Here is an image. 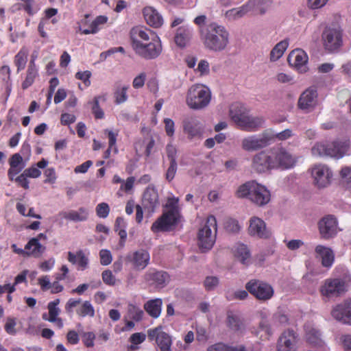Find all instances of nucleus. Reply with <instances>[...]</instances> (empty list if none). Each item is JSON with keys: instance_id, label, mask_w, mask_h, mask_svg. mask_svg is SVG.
I'll return each mask as SVG.
<instances>
[{"instance_id": "nucleus-1", "label": "nucleus", "mask_w": 351, "mask_h": 351, "mask_svg": "<svg viewBox=\"0 0 351 351\" xmlns=\"http://www.w3.org/2000/svg\"><path fill=\"white\" fill-rule=\"evenodd\" d=\"M132 47L136 54L145 60L158 58L162 50L158 36L152 30L135 27L131 31Z\"/></svg>"}, {"instance_id": "nucleus-2", "label": "nucleus", "mask_w": 351, "mask_h": 351, "mask_svg": "<svg viewBox=\"0 0 351 351\" xmlns=\"http://www.w3.org/2000/svg\"><path fill=\"white\" fill-rule=\"evenodd\" d=\"M204 47L211 51L225 50L230 43V34L227 29L216 22H212L199 29Z\"/></svg>"}, {"instance_id": "nucleus-3", "label": "nucleus", "mask_w": 351, "mask_h": 351, "mask_svg": "<svg viewBox=\"0 0 351 351\" xmlns=\"http://www.w3.org/2000/svg\"><path fill=\"white\" fill-rule=\"evenodd\" d=\"M350 148L348 138H337L332 142H317L311 148V153L315 156H328L336 159L348 154Z\"/></svg>"}, {"instance_id": "nucleus-4", "label": "nucleus", "mask_w": 351, "mask_h": 351, "mask_svg": "<svg viewBox=\"0 0 351 351\" xmlns=\"http://www.w3.org/2000/svg\"><path fill=\"white\" fill-rule=\"evenodd\" d=\"M236 195L239 198H247L251 202L258 206H263L270 201L269 191L256 181H249L241 185Z\"/></svg>"}, {"instance_id": "nucleus-5", "label": "nucleus", "mask_w": 351, "mask_h": 351, "mask_svg": "<svg viewBox=\"0 0 351 351\" xmlns=\"http://www.w3.org/2000/svg\"><path fill=\"white\" fill-rule=\"evenodd\" d=\"M230 116L240 128L247 131L256 130L264 123L262 117L250 116L247 108L241 103H234L231 105Z\"/></svg>"}, {"instance_id": "nucleus-6", "label": "nucleus", "mask_w": 351, "mask_h": 351, "mask_svg": "<svg viewBox=\"0 0 351 351\" xmlns=\"http://www.w3.org/2000/svg\"><path fill=\"white\" fill-rule=\"evenodd\" d=\"M210 100L211 91L205 85L201 84H193L187 91L186 102L191 109H204L209 105Z\"/></svg>"}, {"instance_id": "nucleus-7", "label": "nucleus", "mask_w": 351, "mask_h": 351, "mask_svg": "<svg viewBox=\"0 0 351 351\" xmlns=\"http://www.w3.org/2000/svg\"><path fill=\"white\" fill-rule=\"evenodd\" d=\"M274 169L288 170L294 168L298 161V157L291 154L281 144L269 148Z\"/></svg>"}, {"instance_id": "nucleus-8", "label": "nucleus", "mask_w": 351, "mask_h": 351, "mask_svg": "<svg viewBox=\"0 0 351 351\" xmlns=\"http://www.w3.org/2000/svg\"><path fill=\"white\" fill-rule=\"evenodd\" d=\"M217 220L215 216L209 215L205 225L198 232V246L202 252H206L214 245L217 235Z\"/></svg>"}, {"instance_id": "nucleus-9", "label": "nucleus", "mask_w": 351, "mask_h": 351, "mask_svg": "<svg viewBox=\"0 0 351 351\" xmlns=\"http://www.w3.org/2000/svg\"><path fill=\"white\" fill-rule=\"evenodd\" d=\"M350 281V276L327 278L320 286L319 293L322 296L327 298L339 297L347 291L348 286Z\"/></svg>"}, {"instance_id": "nucleus-10", "label": "nucleus", "mask_w": 351, "mask_h": 351, "mask_svg": "<svg viewBox=\"0 0 351 351\" xmlns=\"http://www.w3.org/2000/svg\"><path fill=\"white\" fill-rule=\"evenodd\" d=\"M246 290L257 300L266 302L274 295L273 287L268 282L258 279H252L245 284Z\"/></svg>"}, {"instance_id": "nucleus-11", "label": "nucleus", "mask_w": 351, "mask_h": 351, "mask_svg": "<svg viewBox=\"0 0 351 351\" xmlns=\"http://www.w3.org/2000/svg\"><path fill=\"white\" fill-rule=\"evenodd\" d=\"M342 29L337 25H326L322 33L323 45L327 51H335L343 43Z\"/></svg>"}, {"instance_id": "nucleus-12", "label": "nucleus", "mask_w": 351, "mask_h": 351, "mask_svg": "<svg viewBox=\"0 0 351 351\" xmlns=\"http://www.w3.org/2000/svg\"><path fill=\"white\" fill-rule=\"evenodd\" d=\"M181 213L165 211L162 215L152 225L151 230L154 232L168 231L173 226H177L180 221Z\"/></svg>"}, {"instance_id": "nucleus-13", "label": "nucleus", "mask_w": 351, "mask_h": 351, "mask_svg": "<svg viewBox=\"0 0 351 351\" xmlns=\"http://www.w3.org/2000/svg\"><path fill=\"white\" fill-rule=\"evenodd\" d=\"M313 184L319 189L328 186L331 181L332 173L326 165L319 164L311 169Z\"/></svg>"}, {"instance_id": "nucleus-14", "label": "nucleus", "mask_w": 351, "mask_h": 351, "mask_svg": "<svg viewBox=\"0 0 351 351\" xmlns=\"http://www.w3.org/2000/svg\"><path fill=\"white\" fill-rule=\"evenodd\" d=\"M298 335L292 329L285 330L278 337L276 343L277 351H297Z\"/></svg>"}, {"instance_id": "nucleus-15", "label": "nucleus", "mask_w": 351, "mask_h": 351, "mask_svg": "<svg viewBox=\"0 0 351 351\" xmlns=\"http://www.w3.org/2000/svg\"><path fill=\"white\" fill-rule=\"evenodd\" d=\"M147 337L150 341H155L160 351H171V337L162 330L161 326L147 330Z\"/></svg>"}, {"instance_id": "nucleus-16", "label": "nucleus", "mask_w": 351, "mask_h": 351, "mask_svg": "<svg viewBox=\"0 0 351 351\" xmlns=\"http://www.w3.org/2000/svg\"><path fill=\"white\" fill-rule=\"evenodd\" d=\"M271 141V138L267 134L252 135L242 140L241 147L247 152L256 151L267 147Z\"/></svg>"}, {"instance_id": "nucleus-17", "label": "nucleus", "mask_w": 351, "mask_h": 351, "mask_svg": "<svg viewBox=\"0 0 351 351\" xmlns=\"http://www.w3.org/2000/svg\"><path fill=\"white\" fill-rule=\"evenodd\" d=\"M272 165L269 149L257 153L252 158V168L258 173H264L268 170L274 169Z\"/></svg>"}, {"instance_id": "nucleus-18", "label": "nucleus", "mask_w": 351, "mask_h": 351, "mask_svg": "<svg viewBox=\"0 0 351 351\" xmlns=\"http://www.w3.org/2000/svg\"><path fill=\"white\" fill-rule=\"evenodd\" d=\"M60 303V300L57 298L47 304L48 313H44L42 314V319L53 323L56 327L61 329L64 326L63 319L59 317L61 310L58 307Z\"/></svg>"}, {"instance_id": "nucleus-19", "label": "nucleus", "mask_w": 351, "mask_h": 351, "mask_svg": "<svg viewBox=\"0 0 351 351\" xmlns=\"http://www.w3.org/2000/svg\"><path fill=\"white\" fill-rule=\"evenodd\" d=\"M331 315L336 320L351 325V300H346L337 304L332 310Z\"/></svg>"}, {"instance_id": "nucleus-20", "label": "nucleus", "mask_w": 351, "mask_h": 351, "mask_svg": "<svg viewBox=\"0 0 351 351\" xmlns=\"http://www.w3.org/2000/svg\"><path fill=\"white\" fill-rule=\"evenodd\" d=\"M318 227L322 238L329 239L337 233V221L332 215L323 217L318 223Z\"/></svg>"}, {"instance_id": "nucleus-21", "label": "nucleus", "mask_w": 351, "mask_h": 351, "mask_svg": "<svg viewBox=\"0 0 351 351\" xmlns=\"http://www.w3.org/2000/svg\"><path fill=\"white\" fill-rule=\"evenodd\" d=\"M149 254L145 250L135 251L125 257V260L131 263L133 269L136 271L143 270L149 265Z\"/></svg>"}, {"instance_id": "nucleus-22", "label": "nucleus", "mask_w": 351, "mask_h": 351, "mask_svg": "<svg viewBox=\"0 0 351 351\" xmlns=\"http://www.w3.org/2000/svg\"><path fill=\"white\" fill-rule=\"evenodd\" d=\"M317 90L315 86H311L300 95L298 106L303 110H310L314 108L317 104Z\"/></svg>"}, {"instance_id": "nucleus-23", "label": "nucleus", "mask_w": 351, "mask_h": 351, "mask_svg": "<svg viewBox=\"0 0 351 351\" xmlns=\"http://www.w3.org/2000/svg\"><path fill=\"white\" fill-rule=\"evenodd\" d=\"M289 64L293 66L299 73H304L307 71L308 56L302 49L292 51L287 58Z\"/></svg>"}, {"instance_id": "nucleus-24", "label": "nucleus", "mask_w": 351, "mask_h": 351, "mask_svg": "<svg viewBox=\"0 0 351 351\" xmlns=\"http://www.w3.org/2000/svg\"><path fill=\"white\" fill-rule=\"evenodd\" d=\"M142 204L145 209L152 213L159 206V196L154 186L149 185L146 188L143 195Z\"/></svg>"}, {"instance_id": "nucleus-25", "label": "nucleus", "mask_w": 351, "mask_h": 351, "mask_svg": "<svg viewBox=\"0 0 351 351\" xmlns=\"http://www.w3.org/2000/svg\"><path fill=\"white\" fill-rule=\"evenodd\" d=\"M248 232L251 236L261 239H267L271 235L265 221L257 217H253L250 219Z\"/></svg>"}, {"instance_id": "nucleus-26", "label": "nucleus", "mask_w": 351, "mask_h": 351, "mask_svg": "<svg viewBox=\"0 0 351 351\" xmlns=\"http://www.w3.org/2000/svg\"><path fill=\"white\" fill-rule=\"evenodd\" d=\"M168 274L155 269H149L144 275V280L152 285L157 287H164L169 281Z\"/></svg>"}, {"instance_id": "nucleus-27", "label": "nucleus", "mask_w": 351, "mask_h": 351, "mask_svg": "<svg viewBox=\"0 0 351 351\" xmlns=\"http://www.w3.org/2000/svg\"><path fill=\"white\" fill-rule=\"evenodd\" d=\"M246 6L249 14L252 15H263L271 8V0H248Z\"/></svg>"}, {"instance_id": "nucleus-28", "label": "nucleus", "mask_w": 351, "mask_h": 351, "mask_svg": "<svg viewBox=\"0 0 351 351\" xmlns=\"http://www.w3.org/2000/svg\"><path fill=\"white\" fill-rule=\"evenodd\" d=\"M67 260L72 265H76L80 270L83 271L88 267V257L82 250H78L75 253L69 252Z\"/></svg>"}, {"instance_id": "nucleus-29", "label": "nucleus", "mask_w": 351, "mask_h": 351, "mask_svg": "<svg viewBox=\"0 0 351 351\" xmlns=\"http://www.w3.org/2000/svg\"><path fill=\"white\" fill-rule=\"evenodd\" d=\"M146 23L151 27L158 28L163 24L162 16L153 7L147 6L143 11Z\"/></svg>"}, {"instance_id": "nucleus-30", "label": "nucleus", "mask_w": 351, "mask_h": 351, "mask_svg": "<svg viewBox=\"0 0 351 351\" xmlns=\"http://www.w3.org/2000/svg\"><path fill=\"white\" fill-rule=\"evenodd\" d=\"M227 326L235 332L243 333L245 330L244 319L238 314L229 311L227 313Z\"/></svg>"}, {"instance_id": "nucleus-31", "label": "nucleus", "mask_w": 351, "mask_h": 351, "mask_svg": "<svg viewBox=\"0 0 351 351\" xmlns=\"http://www.w3.org/2000/svg\"><path fill=\"white\" fill-rule=\"evenodd\" d=\"M193 36V29L189 26H181L177 29L174 36L176 45L180 48L185 47Z\"/></svg>"}, {"instance_id": "nucleus-32", "label": "nucleus", "mask_w": 351, "mask_h": 351, "mask_svg": "<svg viewBox=\"0 0 351 351\" xmlns=\"http://www.w3.org/2000/svg\"><path fill=\"white\" fill-rule=\"evenodd\" d=\"M89 17V14H86L84 15V19H82L79 25V32L83 34H95L99 31V25H104L107 23L108 18L105 16H98L96 19L90 24L88 29H84L82 25L86 23V19Z\"/></svg>"}, {"instance_id": "nucleus-33", "label": "nucleus", "mask_w": 351, "mask_h": 351, "mask_svg": "<svg viewBox=\"0 0 351 351\" xmlns=\"http://www.w3.org/2000/svg\"><path fill=\"white\" fill-rule=\"evenodd\" d=\"M317 256L322 258V265L325 267H330L335 260L333 251L328 247L318 245L315 249Z\"/></svg>"}, {"instance_id": "nucleus-34", "label": "nucleus", "mask_w": 351, "mask_h": 351, "mask_svg": "<svg viewBox=\"0 0 351 351\" xmlns=\"http://www.w3.org/2000/svg\"><path fill=\"white\" fill-rule=\"evenodd\" d=\"M59 215L62 218L74 221H84L88 219V212L86 208L81 207L77 211L70 210L69 212H60Z\"/></svg>"}, {"instance_id": "nucleus-35", "label": "nucleus", "mask_w": 351, "mask_h": 351, "mask_svg": "<svg viewBox=\"0 0 351 351\" xmlns=\"http://www.w3.org/2000/svg\"><path fill=\"white\" fill-rule=\"evenodd\" d=\"M27 256L38 258L45 252V247L40 243L38 238H32L25 245Z\"/></svg>"}, {"instance_id": "nucleus-36", "label": "nucleus", "mask_w": 351, "mask_h": 351, "mask_svg": "<svg viewBox=\"0 0 351 351\" xmlns=\"http://www.w3.org/2000/svg\"><path fill=\"white\" fill-rule=\"evenodd\" d=\"M162 300L156 298L148 300L144 304V309L153 318H158L161 313Z\"/></svg>"}, {"instance_id": "nucleus-37", "label": "nucleus", "mask_w": 351, "mask_h": 351, "mask_svg": "<svg viewBox=\"0 0 351 351\" xmlns=\"http://www.w3.org/2000/svg\"><path fill=\"white\" fill-rule=\"evenodd\" d=\"M233 253L239 262L243 265H248L251 255L247 245L242 243L237 244L233 249Z\"/></svg>"}, {"instance_id": "nucleus-38", "label": "nucleus", "mask_w": 351, "mask_h": 351, "mask_svg": "<svg viewBox=\"0 0 351 351\" xmlns=\"http://www.w3.org/2000/svg\"><path fill=\"white\" fill-rule=\"evenodd\" d=\"M38 76V66H34L33 62H32L31 65L27 66L25 79L21 84V88L23 90L27 89L34 84Z\"/></svg>"}, {"instance_id": "nucleus-39", "label": "nucleus", "mask_w": 351, "mask_h": 351, "mask_svg": "<svg viewBox=\"0 0 351 351\" xmlns=\"http://www.w3.org/2000/svg\"><path fill=\"white\" fill-rule=\"evenodd\" d=\"M199 125V123L193 119L186 120L184 122V132L188 135L189 138H193L200 134L201 130Z\"/></svg>"}, {"instance_id": "nucleus-40", "label": "nucleus", "mask_w": 351, "mask_h": 351, "mask_svg": "<svg viewBox=\"0 0 351 351\" xmlns=\"http://www.w3.org/2000/svg\"><path fill=\"white\" fill-rule=\"evenodd\" d=\"M28 58V49L23 47L14 58V64L16 66V71L19 73L23 70L27 64Z\"/></svg>"}, {"instance_id": "nucleus-41", "label": "nucleus", "mask_w": 351, "mask_h": 351, "mask_svg": "<svg viewBox=\"0 0 351 351\" xmlns=\"http://www.w3.org/2000/svg\"><path fill=\"white\" fill-rule=\"evenodd\" d=\"M207 351H247L243 345L232 346L223 342H217L208 347Z\"/></svg>"}, {"instance_id": "nucleus-42", "label": "nucleus", "mask_w": 351, "mask_h": 351, "mask_svg": "<svg viewBox=\"0 0 351 351\" xmlns=\"http://www.w3.org/2000/svg\"><path fill=\"white\" fill-rule=\"evenodd\" d=\"M95 308L91 302L88 300L84 301L76 309V314L80 317L95 316Z\"/></svg>"}, {"instance_id": "nucleus-43", "label": "nucleus", "mask_w": 351, "mask_h": 351, "mask_svg": "<svg viewBox=\"0 0 351 351\" xmlns=\"http://www.w3.org/2000/svg\"><path fill=\"white\" fill-rule=\"evenodd\" d=\"M249 14V10L246 6V3L238 8H232L226 12L225 16L229 21L240 19L245 15Z\"/></svg>"}, {"instance_id": "nucleus-44", "label": "nucleus", "mask_w": 351, "mask_h": 351, "mask_svg": "<svg viewBox=\"0 0 351 351\" xmlns=\"http://www.w3.org/2000/svg\"><path fill=\"white\" fill-rule=\"evenodd\" d=\"M289 43L284 40L278 43L271 51L270 58L272 61L278 60L283 55L285 51L288 47Z\"/></svg>"}, {"instance_id": "nucleus-45", "label": "nucleus", "mask_w": 351, "mask_h": 351, "mask_svg": "<svg viewBox=\"0 0 351 351\" xmlns=\"http://www.w3.org/2000/svg\"><path fill=\"white\" fill-rule=\"evenodd\" d=\"M129 86L128 85L123 86L121 87L118 86L114 91L113 97L114 98V103L117 105L125 103L128 96L127 94Z\"/></svg>"}, {"instance_id": "nucleus-46", "label": "nucleus", "mask_w": 351, "mask_h": 351, "mask_svg": "<svg viewBox=\"0 0 351 351\" xmlns=\"http://www.w3.org/2000/svg\"><path fill=\"white\" fill-rule=\"evenodd\" d=\"M103 100L106 101V97L104 95H99L94 97L93 101L92 102V112L94 114V117L97 119H101L104 117V110L99 106V101Z\"/></svg>"}, {"instance_id": "nucleus-47", "label": "nucleus", "mask_w": 351, "mask_h": 351, "mask_svg": "<svg viewBox=\"0 0 351 351\" xmlns=\"http://www.w3.org/2000/svg\"><path fill=\"white\" fill-rule=\"evenodd\" d=\"M135 182V178L133 176L128 177L126 180H123L120 186L119 190L117 195L119 197L123 195V193H129L133 189Z\"/></svg>"}, {"instance_id": "nucleus-48", "label": "nucleus", "mask_w": 351, "mask_h": 351, "mask_svg": "<svg viewBox=\"0 0 351 351\" xmlns=\"http://www.w3.org/2000/svg\"><path fill=\"white\" fill-rule=\"evenodd\" d=\"M143 311L138 306L134 304L128 306V315L130 319L135 322H139L143 319Z\"/></svg>"}, {"instance_id": "nucleus-49", "label": "nucleus", "mask_w": 351, "mask_h": 351, "mask_svg": "<svg viewBox=\"0 0 351 351\" xmlns=\"http://www.w3.org/2000/svg\"><path fill=\"white\" fill-rule=\"evenodd\" d=\"M105 134L107 135L108 138V146L110 149H113L115 154L118 153V149L116 147L117 138L118 136V131L114 132L111 130L106 129L104 130Z\"/></svg>"}, {"instance_id": "nucleus-50", "label": "nucleus", "mask_w": 351, "mask_h": 351, "mask_svg": "<svg viewBox=\"0 0 351 351\" xmlns=\"http://www.w3.org/2000/svg\"><path fill=\"white\" fill-rule=\"evenodd\" d=\"M179 198L176 197H168L165 208L167 211L180 213V208L178 205Z\"/></svg>"}, {"instance_id": "nucleus-51", "label": "nucleus", "mask_w": 351, "mask_h": 351, "mask_svg": "<svg viewBox=\"0 0 351 351\" xmlns=\"http://www.w3.org/2000/svg\"><path fill=\"white\" fill-rule=\"evenodd\" d=\"M293 135L294 134L291 129H285L283 131L269 136L271 138V141L276 139L280 141H284L291 138Z\"/></svg>"}, {"instance_id": "nucleus-52", "label": "nucleus", "mask_w": 351, "mask_h": 351, "mask_svg": "<svg viewBox=\"0 0 351 351\" xmlns=\"http://www.w3.org/2000/svg\"><path fill=\"white\" fill-rule=\"evenodd\" d=\"M95 335L93 332H84L82 334V342L85 347L93 348L95 345Z\"/></svg>"}, {"instance_id": "nucleus-53", "label": "nucleus", "mask_w": 351, "mask_h": 351, "mask_svg": "<svg viewBox=\"0 0 351 351\" xmlns=\"http://www.w3.org/2000/svg\"><path fill=\"white\" fill-rule=\"evenodd\" d=\"M97 215L100 218H106L110 213L109 205L106 202H102L96 206Z\"/></svg>"}, {"instance_id": "nucleus-54", "label": "nucleus", "mask_w": 351, "mask_h": 351, "mask_svg": "<svg viewBox=\"0 0 351 351\" xmlns=\"http://www.w3.org/2000/svg\"><path fill=\"white\" fill-rule=\"evenodd\" d=\"M91 72L90 71H78L75 73V78L83 82L85 87L90 86V78L91 77Z\"/></svg>"}, {"instance_id": "nucleus-55", "label": "nucleus", "mask_w": 351, "mask_h": 351, "mask_svg": "<svg viewBox=\"0 0 351 351\" xmlns=\"http://www.w3.org/2000/svg\"><path fill=\"white\" fill-rule=\"evenodd\" d=\"M178 164L176 161L169 162V166L165 173V179L168 182H171L176 174Z\"/></svg>"}, {"instance_id": "nucleus-56", "label": "nucleus", "mask_w": 351, "mask_h": 351, "mask_svg": "<svg viewBox=\"0 0 351 351\" xmlns=\"http://www.w3.org/2000/svg\"><path fill=\"white\" fill-rule=\"evenodd\" d=\"M272 322L274 324L285 325L288 324L289 318L287 315L278 311L274 314Z\"/></svg>"}, {"instance_id": "nucleus-57", "label": "nucleus", "mask_w": 351, "mask_h": 351, "mask_svg": "<svg viewBox=\"0 0 351 351\" xmlns=\"http://www.w3.org/2000/svg\"><path fill=\"white\" fill-rule=\"evenodd\" d=\"M195 71L199 73L201 76L208 75L210 73L208 62L206 60H201L198 63Z\"/></svg>"}, {"instance_id": "nucleus-58", "label": "nucleus", "mask_w": 351, "mask_h": 351, "mask_svg": "<svg viewBox=\"0 0 351 351\" xmlns=\"http://www.w3.org/2000/svg\"><path fill=\"white\" fill-rule=\"evenodd\" d=\"M104 282L109 286H114L116 283V278L109 269L105 270L101 274Z\"/></svg>"}, {"instance_id": "nucleus-59", "label": "nucleus", "mask_w": 351, "mask_h": 351, "mask_svg": "<svg viewBox=\"0 0 351 351\" xmlns=\"http://www.w3.org/2000/svg\"><path fill=\"white\" fill-rule=\"evenodd\" d=\"M146 80V73L142 72L136 75L132 82V86L135 89H139L144 86Z\"/></svg>"}, {"instance_id": "nucleus-60", "label": "nucleus", "mask_w": 351, "mask_h": 351, "mask_svg": "<svg viewBox=\"0 0 351 351\" xmlns=\"http://www.w3.org/2000/svg\"><path fill=\"white\" fill-rule=\"evenodd\" d=\"M100 263L102 265H108L112 261V254L108 250H101L99 252Z\"/></svg>"}, {"instance_id": "nucleus-61", "label": "nucleus", "mask_w": 351, "mask_h": 351, "mask_svg": "<svg viewBox=\"0 0 351 351\" xmlns=\"http://www.w3.org/2000/svg\"><path fill=\"white\" fill-rule=\"evenodd\" d=\"M16 325V320L13 317H8L4 328L5 332L11 335H14L16 333L15 326Z\"/></svg>"}, {"instance_id": "nucleus-62", "label": "nucleus", "mask_w": 351, "mask_h": 351, "mask_svg": "<svg viewBox=\"0 0 351 351\" xmlns=\"http://www.w3.org/2000/svg\"><path fill=\"white\" fill-rule=\"evenodd\" d=\"M67 343L76 345L80 341V335L75 330H69L66 335Z\"/></svg>"}, {"instance_id": "nucleus-63", "label": "nucleus", "mask_w": 351, "mask_h": 351, "mask_svg": "<svg viewBox=\"0 0 351 351\" xmlns=\"http://www.w3.org/2000/svg\"><path fill=\"white\" fill-rule=\"evenodd\" d=\"M165 130L168 136L172 137L175 132L174 121L169 118L164 119Z\"/></svg>"}, {"instance_id": "nucleus-64", "label": "nucleus", "mask_w": 351, "mask_h": 351, "mask_svg": "<svg viewBox=\"0 0 351 351\" xmlns=\"http://www.w3.org/2000/svg\"><path fill=\"white\" fill-rule=\"evenodd\" d=\"M204 284L207 291H211L218 285L219 280L215 276H208L205 279Z\"/></svg>"}]
</instances>
